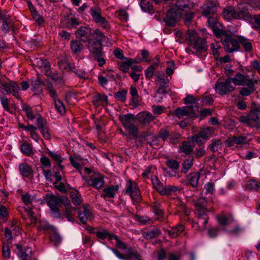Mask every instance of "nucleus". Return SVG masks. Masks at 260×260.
Listing matches in <instances>:
<instances>
[{
	"instance_id": "nucleus-57",
	"label": "nucleus",
	"mask_w": 260,
	"mask_h": 260,
	"mask_svg": "<svg viewBox=\"0 0 260 260\" xmlns=\"http://www.w3.org/2000/svg\"><path fill=\"white\" fill-rule=\"evenodd\" d=\"M70 196L74 205H79L81 203L82 199L81 197L79 196L77 193L72 192L70 193Z\"/></svg>"
},
{
	"instance_id": "nucleus-63",
	"label": "nucleus",
	"mask_w": 260,
	"mask_h": 260,
	"mask_svg": "<svg viewBox=\"0 0 260 260\" xmlns=\"http://www.w3.org/2000/svg\"><path fill=\"white\" fill-rule=\"evenodd\" d=\"M31 14L34 19L39 24L43 23V19L42 17L38 13L35 9H33V11H31Z\"/></svg>"
},
{
	"instance_id": "nucleus-2",
	"label": "nucleus",
	"mask_w": 260,
	"mask_h": 260,
	"mask_svg": "<svg viewBox=\"0 0 260 260\" xmlns=\"http://www.w3.org/2000/svg\"><path fill=\"white\" fill-rule=\"evenodd\" d=\"M87 48L91 53L94 59L98 62L99 67H102L106 63V60L103 57V45L101 42H95L92 39L88 42Z\"/></svg>"
},
{
	"instance_id": "nucleus-3",
	"label": "nucleus",
	"mask_w": 260,
	"mask_h": 260,
	"mask_svg": "<svg viewBox=\"0 0 260 260\" xmlns=\"http://www.w3.org/2000/svg\"><path fill=\"white\" fill-rule=\"evenodd\" d=\"M215 88L217 93L223 95L234 91L236 87L233 83L232 78H229L224 81L217 82Z\"/></svg>"
},
{
	"instance_id": "nucleus-1",
	"label": "nucleus",
	"mask_w": 260,
	"mask_h": 260,
	"mask_svg": "<svg viewBox=\"0 0 260 260\" xmlns=\"http://www.w3.org/2000/svg\"><path fill=\"white\" fill-rule=\"evenodd\" d=\"M234 86H246L241 88L239 93L242 96H248L255 90L254 85L257 83L256 80L249 79L245 75L240 73H237L234 77L232 78Z\"/></svg>"
},
{
	"instance_id": "nucleus-32",
	"label": "nucleus",
	"mask_w": 260,
	"mask_h": 260,
	"mask_svg": "<svg viewBox=\"0 0 260 260\" xmlns=\"http://www.w3.org/2000/svg\"><path fill=\"white\" fill-rule=\"evenodd\" d=\"M193 146L191 145L190 142L184 141L180 147V152H183L186 155H189L193 150Z\"/></svg>"
},
{
	"instance_id": "nucleus-37",
	"label": "nucleus",
	"mask_w": 260,
	"mask_h": 260,
	"mask_svg": "<svg viewBox=\"0 0 260 260\" xmlns=\"http://www.w3.org/2000/svg\"><path fill=\"white\" fill-rule=\"evenodd\" d=\"M222 143L219 139H213L209 147L213 152H216L221 149Z\"/></svg>"
},
{
	"instance_id": "nucleus-61",
	"label": "nucleus",
	"mask_w": 260,
	"mask_h": 260,
	"mask_svg": "<svg viewBox=\"0 0 260 260\" xmlns=\"http://www.w3.org/2000/svg\"><path fill=\"white\" fill-rule=\"evenodd\" d=\"M202 102L203 104L206 105H210L212 104L213 102L212 96L211 95L205 94L202 99Z\"/></svg>"
},
{
	"instance_id": "nucleus-41",
	"label": "nucleus",
	"mask_w": 260,
	"mask_h": 260,
	"mask_svg": "<svg viewBox=\"0 0 260 260\" xmlns=\"http://www.w3.org/2000/svg\"><path fill=\"white\" fill-rule=\"evenodd\" d=\"M193 158L189 157L182 163V172L186 173L192 166Z\"/></svg>"
},
{
	"instance_id": "nucleus-54",
	"label": "nucleus",
	"mask_w": 260,
	"mask_h": 260,
	"mask_svg": "<svg viewBox=\"0 0 260 260\" xmlns=\"http://www.w3.org/2000/svg\"><path fill=\"white\" fill-rule=\"evenodd\" d=\"M249 14L246 10H241L238 12H236V19H243L248 18Z\"/></svg>"
},
{
	"instance_id": "nucleus-17",
	"label": "nucleus",
	"mask_w": 260,
	"mask_h": 260,
	"mask_svg": "<svg viewBox=\"0 0 260 260\" xmlns=\"http://www.w3.org/2000/svg\"><path fill=\"white\" fill-rule=\"evenodd\" d=\"M175 6L178 10L187 11L193 8V4L190 0H177Z\"/></svg>"
},
{
	"instance_id": "nucleus-33",
	"label": "nucleus",
	"mask_w": 260,
	"mask_h": 260,
	"mask_svg": "<svg viewBox=\"0 0 260 260\" xmlns=\"http://www.w3.org/2000/svg\"><path fill=\"white\" fill-rule=\"evenodd\" d=\"M91 35L96 40L95 42H101L102 43L103 41H107L109 40L99 29L94 30Z\"/></svg>"
},
{
	"instance_id": "nucleus-55",
	"label": "nucleus",
	"mask_w": 260,
	"mask_h": 260,
	"mask_svg": "<svg viewBox=\"0 0 260 260\" xmlns=\"http://www.w3.org/2000/svg\"><path fill=\"white\" fill-rule=\"evenodd\" d=\"M221 49V48L218 43L212 44L211 45V49L212 50V53L216 57H217L219 56V50Z\"/></svg>"
},
{
	"instance_id": "nucleus-9",
	"label": "nucleus",
	"mask_w": 260,
	"mask_h": 260,
	"mask_svg": "<svg viewBox=\"0 0 260 260\" xmlns=\"http://www.w3.org/2000/svg\"><path fill=\"white\" fill-rule=\"evenodd\" d=\"M112 250L115 255L120 259H129L134 258L137 260H141V256L137 252L133 251L131 248H128L126 252L124 254H121L119 251L116 249H112Z\"/></svg>"
},
{
	"instance_id": "nucleus-51",
	"label": "nucleus",
	"mask_w": 260,
	"mask_h": 260,
	"mask_svg": "<svg viewBox=\"0 0 260 260\" xmlns=\"http://www.w3.org/2000/svg\"><path fill=\"white\" fill-rule=\"evenodd\" d=\"M185 38L187 40L190 41V43H192L193 42H194V40L198 37L196 32L194 30H191L186 32Z\"/></svg>"
},
{
	"instance_id": "nucleus-13",
	"label": "nucleus",
	"mask_w": 260,
	"mask_h": 260,
	"mask_svg": "<svg viewBox=\"0 0 260 260\" xmlns=\"http://www.w3.org/2000/svg\"><path fill=\"white\" fill-rule=\"evenodd\" d=\"M247 138L244 136H233L229 138L225 141V144L227 146L234 149L235 144L241 145L245 143Z\"/></svg>"
},
{
	"instance_id": "nucleus-30",
	"label": "nucleus",
	"mask_w": 260,
	"mask_h": 260,
	"mask_svg": "<svg viewBox=\"0 0 260 260\" xmlns=\"http://www.w3.org/2000/svg\"><path fill=\"white\" fill-rule=\"evenodd\" d=\"M92 184H91L93 187L97 189L101 188L104 184L103 178L100 175H94L91 179Z\"/></svg>"
},
{
	"instance_id": "nucleus-15",
	"label": "nucleus",
	"mask_w": 260,
	"mask_h": 260,
	"mask_svg": "<svg viewBox=\"0 0 260 260\" xmlns=\"http://www.w3.org/2000/svg\"><path fill=\"white\" fill-rule=\"evenodd\" d=\"M177 14L175 10L173 9L169 10L164 20L166 25L169 27H173L176 23Z\"/></svg>"
},
{
	"instance_id": "nucleus-44",
	"label": "nucleus",
	"mask_w": 260,
	"mask_h": 260,
	"mask_svg": "<svg viewBox=\"0 0 260 260\" xmlns=\"http://www.w3.org/2000/svg\"><path fill=\"white\" fill-rule=\"evenodd\" d=\"M199 133L202 138L206 139L213 134L214 129L212 127H207L202 129Z\"/></svg>"
},
{
	"instance_id": "nucleus-39",
	"label": "nucleus",
	"mask_w": 260,
	"mask_h": 260,
	"mask_svg": "<svg viewBox=\"0 0 260 260\" xmlns=\"http://www.w3.org/2000/svg\"><path fill=\"white\" fill-rule=\"evenodd\" d=\"M133 61L131 59H127L126 61L120 62L118 63L119 69L123 72H127Z\"/></svg>"
},
{
	"instance_id": "nucleus-12",
	"label": "nucleus",
	"mask_w": 260,
	"mask_h": 260,
	"mask_svg": "<svg viewBox=\"0 0 260 260\" xmlns=\"http://www.w3.org/2000/svg\"><path fill=\"white\" fill-rule=\"evenodd\" d=\"M203 9L202 15L205 17L211 16L217 11L216 5L212 2H207L202 7Z\"/></svg>"
},
{
	"instance_id": "nucleus-11",
	"label": "nucleus",
	"mask_w": 260,
	"mask_h": 260,
	"mask_svg": "<svg viewBox=\"0 0 260 260\" xmlns=\"http://www.w3.org/2000/svg\"><path fill=\"white\" fill-rule=\"evenodd\" d=\"M79 218L81 222L86 224L87 220H92L93 218L92 213L86 205L83 206V210L78 212Z\"/></svg>"
},
{
	"instance_id": "nucleus-43",
	"label": "nucleus",
	"mask_w": 260,
	"mask_h": 260,
	"mask_svg": "<svg viewBox=\"0 0 260 260\" xmlns=\"http://www.w3.org/2000/svg\"><path fill=\"white\" fill-rule=\"evenodd\" d=\"M22 110L26 113V116L29 119L33 120L35 119V116L32 112L31 107L27 104H24L22 106Z\"/></svg>"
},
{
	"instance_id": "nucleus-35",
	"label": "nucleus",
	"mask_w": 260,
	"mask_h": 260,
	"mask_svg": "<svg viewBox=\"0 0 260 260\" xmlns=\"http://www.w3.org/2000/svg\"><path fill=\"white\" fill-rule=\"evenodd\" d=\"M151 181L153 187L157 190V191L161 194V193L164 189V185L158 180L157 177L154 176L151 178Z\"/></svg>"
},
{
	"instance_id": "nucleus-28",
	"label": "nucleus",
	"mask_w": 260,
	"mask_h": 260,
	"mask_svg": "<svg viewBox=\"0 0 260 260\" xmlns=\"http://www.w3.org/2000/svg\"><path fill=\"white\" fill-rule=\"evenodd\" d=\"M107 102L108 98L105 95H102L98 93L93 97L92 103L96 107H98L104 103H107Z\"/></svg>"
},
{
	"instance_id": "nucleus-64",
	"label": "nucleus",
	"mask_w": 260,
	"mask_h": 260,
	"mask_svg": "<svg viewBox=\"0 0 260 260\" xmlns=\"http://www.w3.org/2000/svg\"><path fill=\"white\" fill-rule=\"evenodd\" d=\"M22 200L26 205H30L32 201V198L28 193H25L22 195Z\"/></svg>"
},
{
	"instance_id": "nucleus-60",
	"label": "nucleus",
	"mask_w": 260,
	"mask_h": 260,
	"mask_svg": "<svg viewBox=\"0 0 260 260\" xmlns=\"http://www.w3.org/2000/svg\"><path fill=\"white\" fill-rule=\"evenodd\" d=\"M238 120L240 122L246 124L249 126H252V125L250 119L249 118L248 114L246 115H242L240 116L238 118Z\"/></svg>"
},
{
	"instance_id": "nucleus-52",
	"label": "nucleus",
	"mask_w": 260,
	"mask_h": 260,
	"mask_svg": "<svg viewBox=\"0 0 260 260\" xmlns=\"http://www.w3.org/2000/svg\"><path fill=\"white\" fill-rule=\"evenodd\" d=\"M259 183L254 180H250L247 182L246 188L249 190H256L259 187Z\"/></svg>"
},
{
	"instance_id": "nucleus-23",
	"label": "nucleus",
	"mask_w": 260,
	"mask_h": 260,
	"mask_svg": "<svg viewBox=\"0 0 260 260\" xmlns=\"http://www.w3.org/2000/svg\"><path fill=\"white\" fill-rule=\"evenodd\" d=\"M207 202L204 198H201L198 200L196 203V207L199 214L203 215V213H206L207 210L206 208Z\"/></svg>"
},
{
	"instance_id": "nucleus-24",
	"label": "nucleus",
	"mask_w": 260,
	"mask_h": 260,
	"mask_svg": "<svg viewBox=\"0 0 260 260\" xmlns=\"http://www.w3.org/2000/svg\"><path fill=\"white\" fill-rule=\"evenodd\" d=\"M119 187L117 185H112L105 188L103 190V194L101 196L104 198L108 197L109 198H113L116 192L118 190Z\"/></svg>"
},
{
	"instance_id": "nucleus-50",
	"label": "nucleus",
	"mask_w": 260,
	"mask_h": 260,
	"mask_svg": "<svg viewBox=\"0 0 260 260\" xmlns=\"http://www.w3.org/2000/svg\"><path fill=\"white\" fill-rule=\"evenodd\" d=\"M59 68L62 70H65L68 67L70 70H73L75 69V66L74 64L67 62L65 60H60L58 63Z\"/></svg>"
},
{
	"instance_id": "nucleus-36",
	"label": "nucleus",
	"mask_w": 260,
	"mask_h": 260,
	"mask_svg": "<svg viewBox=\"0 0 260 260\" xmlns=\"http://www.w3.org/2000/svg\"><path fill=\"white\" fill-rule=\"evenodd\" d=\"M178 190L177 186L173 185H166L161 193V196L171 195Z\"/></svg>"
},
{
	"instance_id": "nucleus-62",
	"label": "nucleus",
	"mask_w": 260,
	"mask_h": 260,
	"mask_svg": "<svg viewBox=\"0 0 260 260\" xmlns=\"http://www.w3.org/2000/svg\"><path fill=\"white\" fill-rule=\"evenodd\" d=\"M130 94L132 96L133 102L137 103L138 102V99L139 97L138 93L136 87L132 86L130 88Z\"/></svg>"
},
{
	"instance_id": "nucleus-42",
	"label": "nucleus",
	"mask_w": 260,
	"mask_h": 260,
	"mask_svg": "<svg viewBox=\"0 0 260 260\" xmlns=\"http://www.w3.org/2000/svg\"><path fill=\"white\" fill-rule=\"evenodd\" d=\"M71 48L74 53H78L83 48L82 44L78 41L72 40L71 43Z\"/></svg>"
},
{
	"instance_id": "nucleus-21",
	"label": "nucleus",
	"mask_w": 260,
	"mask_h": 260,
	"mask_svg": "<svg viewBox=\"0 0 260 260\" xmlns=\"http://www.w3.org/2000/svg\"><path fill=\"white\" fill-rule=\"evenodd\" d=\"M33 64L39 68L44 70L46 75H47L50 71L49 63L46 59L36 58L34 60Z\"/></svg>"
},
{
	"instance_id": "nucleus-53",
	"label": "nucleus",
	"mask_w": 260,
	"mask_h": 260,
	"mask_svg": "<svg viewBox=\"0 0 260 260\" xmlns=\"http://www.w3.org/2000/svg\"><path fill=\"white\" fill-rule=\"evenodd\" d=\"M218 221L220 224L225 225L230 224L233 221V219L228 217L224 215H221L220 216H218Z\"/></svg>"
},
{
	"instance_id": "nucleus-34",
	"label": "nucleus",
	"mask_w": 260,
	"mask_h": 260,
	"mask_svg": "<svg viewBox=\"0 0 260 260\" xmlns=\"http://www.w3.org/2000/svg\"><path fill=\"white\" fill-rule=\"evenodd\" d=\"M200 178V174L198 173H190L188 176L189 183L193 187L198 186V181Z\"/></svg>"
},
{
	"instance_id": "nucleus-45",
	"label": "nucleus",
	"mask_w": 260,
	"mask_h": 260,
	"mask_svg": "<svg viewBox=\"0 0 260 260\" xmlns=\"http://www.w3.org/2000/svg\"><path fill=\"white\" fill-rule=\"evenodd\" d=\"M54 102V106L56 109L58 111V112L60 114H64L65 113V107L63 104V103L58 99L55 100Z\"/></svg>"
},
{
	"instance_id": "nucleus-49",
	"label": "nucleus",
	"mask_w": 260,
	"mask_h": 260,
	"mask_svg": "<svg viewBox=\"0 0 260 260\" xmlns=\"http://www.w3.org/2000/svg\"><path fill=\"white\" fill-rule=\"evenodd\" d=\"M141 7L142 9L145 11L151 12L153 10V6L147 0H142Z\"/></svg>"
},
{
	"instance_id": "nucleus-5",
	"label": "nucleus",
	"mask_w": 260,
	"mask_h": 260,
	"mask_svg": "<svg viewBox=\"0 0 260 260\" xmlns=\"http://www.w3.org/2000/svg\"><path fill=\"white\" fill-rule=\"evenodd\" d=\"M155 82L158 87L156 91L157 93L166 94L167 92L166 88L169 82L168 77L162 72H157L155 74Z\"/></svg>"
},
{
	"instance_id": "nucleus-22",
	"label": "nucleus",
	"mask_w": 260,
	"mask_h": 260,
	"mask_svg": "<svg viewBox=\"0 0 260 260\" xmlns=\"http://www.w3.org/2000/svg\"><path fill=\"white\" fill-rule=\"evenodd\" d=\"M236 12L234 7L232 6L227 7L223 10L222 16L228 21H231L233 19H236Z\"/></svg>"
},
{
	"instance_id": "nucleus-18",
	"label": "nucleus",
	"mask_w": 260,
	"mask_h": 260,
	"mask_svg": "<svg viewBox=\"0 0 260 260\" xmlns=\"http://www.w3.org/2000/svg\"><path fill=\"white\" fill-rule=\"evenodd\" d=\"M136 117L134 114H128L119 116V119L121 122L123 126L126 128L134 124L136 120Z\"/></svg>"
},
{
	"instance_id": "nucleus-26",
	"label": "nucleus",
	"mask_w": 260,
	"mask_h": 260,
	"mask_svg": "<svg viewBox=\"0 0 260 260\" xmlns=\"http://www.w3.org/2000/svg\"><path fill=\"white\" fill-rule=\"evenodd\" d=\"M161 232L159 229L154 228L152 230L144 231L142 233L143 237L146 239H150L158 237Z\"/></svg>"
},
{
	"instance_id": "nucleus-16",
	"label": "nucleus",
	"mask_w": 260,
	"mask_h": 260,
	"mask_svg": "<svg viewBox=\"0 0 260 260\" xmlns=\"http://www.w3.org/2000/svg\"><path fill=\"white\" fill-rule=\"evenodd\" d=\"M47 203L53 211L59 214L58 205L60 203V199L53 195L47 196Z\"/></svg>"
},
{
	"instance_id": "nucleus-40",
	"label": "nucleus",
	"mask_w": 260,
	"mask_h": 260,
	"mask_svg": "<svg viewBox=\"0 0 260 260\" xmlns=\"http://www.w3.org/2000/svg\"><path fill=\"white\" fill-rule=\"evenodd\" d=\"M157 69V64H152L151 66H150L145 71V75L146 78L147 80H150V79H151L154 75V71Z\"/></svg>"
},
{
	"instance_id": "nucleus-46",
	"label": "nucleus",
	"mask_w": 260,
	"mask_h": 260,
	"mask_svg": "<svg viewBox=\"0 0 260 260\" xmlns=\"http://www.w3.org/2000/svg\"><path fill=\"white\" fill-rule=\"evenodd\" d=\"M96 236L103 240L106 239V238H108L109 240H112L113 237L114 235H112L108 232H107L105 230H102L100 231H98L96 232Z\"/></svg>"
},
{
	"instance_id": "nucleus-58",
	"label": "nucleus",
	"mask_w": 260,
	"mask_h": 260,
	"mask_svg": "<svg viewBox=\"0 0 260 260\" xmlns=\"http://www.w3.org/2000/svg\"><path fill=\"white\" fill-rule=\"evenodd\" d=\"M126 91L125 90H122L121 91L117 92L115 94V97L118 101L124 102L126 99Z\"/></svg>"
},
{
	"instance_id": "nucleus-19",
	"label": "nucleus",
	"mask_w": 260,
	"mask_h": 260,
	"mask_svg": "<svg viewBox=\"0 0 260 260\" xmlns=\"http://www.w3.org/2000/svg\"><path fill=\"white\" fill-rule=\"evenodd\" d=\"M155 117L149 112H141L138 115V120L142 124H148L153 120Z\"/></svg>"
},
{
	"instance_id": "nucleus-25",
	"label": "nucleus",
	"mask_w": 260,
	"mask_h": 260,
	"mask_svg": "<svg viewBox=\"0 0 260 260\" xmlns=\"http://www.w3.org/2000/svg\"><path fill=\"white\" fill-rule=\"evenodd\" d=\"M239 44L241 45L244 49L245 51L250 52L252 49V46L250 40L245 38L242 36H238Z\"/></svg>"
},
{
	"instance_id": "nucleus-29",
	"label": "nucleus",
	"mask_w": 260,
	"mask_h": 260,
	"mask_svg": "<svg viewBox=\"0 0 260 260\" xmlns=\"http://www.w3.org/2000/svg\"><path fill=\"white\" fill-rule=\"evenodd\" d=\"M19 169L20 174L25 177H28L32 174L31 167L26 163L20 164Z\"/></svg>"
},
{
	"instance_id": "nucleus-8",
	"label": "nucleus",
	"mask_w": 260,
	"mask_h": 260,
	"mask_svg": "<svg viewBox=\"0 0 260 260\" xmlns=\"http://www.w3.org/2000/svg\"><path fill=\"white\" fill-rule=\"evenodd\" d=\"M173 113L179 119L182 118L185 116L194 117L195 115L194 109L191 106H184L178 108Z\"/></svg>"
},
{
	"instance_id": "nucleus-27",
	"label": "nucleus",
	"mask_w": 260,
	"mask_h": 260,
	"mask_svg": "<svg viewBox=\"0 0 260 260\" xmlns=\"http://www.w3.org/2000/svg\"><path fill=\"white\" fill-rule=\"evenodd\" d=\"M249 118L253 124V123H257L260 118V108H254L252 109L248 113Z\"/></svg>"
},
{
	"instance_id": "nucleus-48",
	"label": "nucleus",
	"mask_w": 260,
	"mask_h": 260,
	"mask_svg": "<svg viewBox=\"0 0 260 260\" xmlns=\"http://www.w3.org/2000/svg\"><path fill=\"white\" fill-rule=\"evenodd\" d=\"M168 167L174 170H177L179 168V163L176 160L170 159L166 161Z\"/></svg>"
},
{
	"instance_id": "nucleus-4",
	"label": "nucleus",
	"mask_w": 260,
	"mask_h": 260,
	"mask_svg": "<svg viewBox=\"0 0 260 260\" xmlns=\"http://www.w3.org/2000/svg\"><path fill=\"white\" fill-rule=\"evenodd\" d=\"M90 14L94 21L105 29H109L110 25L106 19L102 16V10L99 7L94 6L90 9Z\"/></svg>"
},
{
	"instance_id": "nucleus-6",
	"label": "nucleus",
	"mask_w": 260,
	"mask_h": 260,
	"mask_svg": "<svg viewBox=\"0 0 260 260\" xmlns=\"http://www.w3.org/2000/svg\"><path fill=\"white\" fill-rule=\"evenodd\" d=\"M126 192L131 196L132 199L136 202H139L141 200V197L137 184L131 180L127 182Z\"/></svg>"
},
{
	"instance_id": "nucleus-38",
	"label": "nucleus",
	"mask_w": 260,
	"mask_h": 260,
	"mask_svg": "<svg viewBox=\"0 0 260 260\" xmlns=\"http://www.w3.org/2000/svg\"><path fill=\"white\" fill-rule=\"evenodd\" d=\"M184 230L183 225H178L173 228L171 230L168 231L169 235L172 238L176 237L180 233Z\"/></svg>"
},
{
	"instance_id": "nucleus-10",
	"label": "nucleus",
	"mask_w": 260,
	"mask_h": 260,
	"mask_svg": "<svg viewBox=\"0 0 260 260\" xmlns=\"http://www.w3.org/2000/svg\"><path fill=\"white\" fill-rule=\"evenodd\" d=\"M76 36L77 38L80 39L82 41L86 42L91 40L90 36L92 32L91 29L86 27H80L78 30H76Z\"/></svg>"
},
{
	"instance_id": "nucleus-47",
	"label": "nucleus",
	"mask_w": 260,
	"mask_h": 260,
	"mask_svg": "<svg viewBox=\"0 0 260 260\" xmlns=\"http://www.w3.org/2000/svg\"><path fill=\"white\" fill-rule=\"evenodd\" d=\"M21 150L23 153L30 155L32 153V149L31 145L28 143H23L21 146Z\"/></svg>"
},
{
	"instance_id": "nucleus-59",
	"label": "nucleus",
	"mask_w": 260,
	"mask_h": 260,
	"mask_svg": "<svg viewBox=\"0 0 260 260\" xmlns=\"http://www.w3.org/2000/svg\"><path fill=\"white\" fill-rule=\"evenodd\" d=\"M3 256L5 258H8L10 257V247L9 244H4L3 246Z\"/></svg>"
},
{
	"instance_id": "nucleus-20",
	"label": "nucleus",
	"mask_w": 260,
	"mask_h": 260,
	"mask_svg": "<svg viewBox=\"0 0 260 260\" xmlns=\"http://www.w3.org/2000/svg\"><path fill=\"white\" fill-rule=\"evenodd\" d=\"M206 41L204 39L198 38L194 42L191 43V47L197 52H204L206 51Z\"/></svg>"
},
{
	"instance_id": "nucleus-56",
	"label": "nucleus",
	"mask_w": 260,
	"mask_h": 260,
	"mask_svg": "<svg viewBox=\"0 0 260 260\" xmlns=\"http://www.w3.org/2000/svg\"><path fill=\"white\" fill-rule=\"evenodd\" d=\"M212 29L213 30L214 34L215 35V36L216 37H220L223 36V37H224V38H227L228 36H229V35H230V34H228L225 30L221 29L219 28H217V27H215L213 28H212Z\"/></svg>"
},
{
	"instance_id": "nucleus-14",
	"label": "nucleus",
	"mask_w": 260,
	"mask_h": 260,
	"mask_svg": "<svg viewBox=\"0 0 260 260\" xmlns=\"http://www.w3.org/2000/svg\"><path fill=\"white\" fill-rule=\"evenodd\" d=\"M62 201L64 202L65 206L64 214L69 221L73 222L74 221V218L73 217L74 215V213L75 212L76 209L75 208L71 206L70 201L66 198L63 199Z\"/></svg>"
},
{
	"instance_id": "nucleus-31",
	"label": "nucleus",
	"mask_w": 260,
	"mask_h": 260,
	"mask_svg": "<svg viewBox=\"0 0 260 260\" xmlns=\"http://www.w3.org/2000/svg\"><path fill=\"white\" fill-rule=\"evenodd\" d=\"M199 220L197 223L199 225L201 230H204L206 229V226L208 222V217L205 213H203V215L198 213Z\"/></svg>"
},
{
	"instance_id": "nucleus-7",
	"label": "nucleus",
	"mask_w": 260,
	"mask_h": 260,
	"mask_svg": "<svg viewBox=\"0 0 260 260\" xmlns=\"http://www.w3.org/2000/svg\"><path fill=\"white\" fill-rule=\"evenodd\" d=\"M223 45L225 50L229 53H232L238 50L240 48L238 36L237 39L232 38L229 35L227 38H225L223 40Z\"/></svg>"
}]
</instances>
